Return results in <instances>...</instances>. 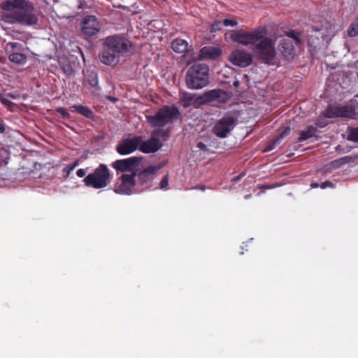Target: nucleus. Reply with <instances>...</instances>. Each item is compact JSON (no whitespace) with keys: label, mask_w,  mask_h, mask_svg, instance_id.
Here are the masks:
<instances>
[{"label":"nucleus","mask_w":358,"mask_h":358,"mask_svg":"<svg viewBox=\"0 0 358 358\" xmlns=\"http://www.w3.org/2000/svg\"><path fill=\"white\" fill-rule=\"evenodd\" d=\"M113 176L104 164H100L92 173L87 175L83 182L87 187L95 189H103L111 182Z\"/></svg>","instance_id":"obj_5"},{"label":"nucleus","mask_w":358,"mask_h":358,"mask_svg":"<svg viewBox=\"0 0 358 358\" xmlns=\"http://www.w3.org/2000/svg\"><path fill=\"white\" fill-rule=\"evenodd\" d=\"M266 31L264 30L263 37L255 44L253 50L262 62L268 65H275L276 64L275 41L266 37Z\"/></svg>","instance_id":"obj_6"},{"label":"nucleus","mask_w":358,"mask_h":358,"mask_svg":"<svg viewBox=\"0 0 358 358\" xmlns=\"http://www.w3.org/2000/svg\"><path fill=\"white\" fill-rule=\"evenodd\" d=\"M327 124L326 122H319V121H318V122H317L315 123V124L314 126H315V127H317V129L318 127H320V128H323V127H324Z\"/></svg>","instance_id":"obj_42"},{"label":"nucleus","mask_w":358,"mask_h":358,"mask_svg":"<svg viewBox=\"0 0 358 358\" xmlns=\"http://www.w3.org/2000/svg\"><path fill=\"white\" fill-rule=\"evenodd\" d=\"M71 110L73 113H77L90 120L95 119L94 112L87 106L83 105H73L71 107Z\"/></svg>","instance_id":"obj_22"},{"label":"nucleus","mask_w":358,"mask_h":358,"mask_svg":"<svg viewBox=\"0 0 358 358\" xmlns=\"http://www.w3.org/2000/svg\"><path fill=\"white\" fill-rule=\"evenodd\" d=\"M111 166L116 171L117 173L121 172H134V157L126 159H117L112 162Z\"/></svg>","instance_id":"obj_16"},{"label":"nucleus","mask_w":358,"mask_h":358,"mask_svg":"<svg viewBox=\"0 0 358 358\" xmlns=\"http://www.w3.org/2000/svg\"><path fill=\"white\" fill-rule=\"evenodd\" d=\"M195 189H201V191H205L206 187L205 186H199L198 187H195Z\"/></svg>","instance_id":"obj_47"},{"label":"nucleus","mask_w":358,"mask_h":358,"mask_svg":"<svg viewBox=\"0 0 358 358\" xmlns=\"http://www.w3.org/2000/svg\"><path fill=\"white\" fill-rule=\"evenodd\" d=\"M75 169L71 165V164H68L67 166H66L62 171L63 173L65 174V177L67 178L70 176L71 173Z\"/></svg>","instance_id":"obj_35"},{"label":"nucleus","mask_w":358,"mask_h":358,"mask_svg":"<svg viewBox=\"0 0 358 358\" xmlns=\"http://www.w3.org/2000/svg\"><path fill=\"white\" fill-rule=\"evenodd\" d=\"M317 132V127H315L314 125L308 126L306 130L300 131L298 142L301 143L315 136Z\"/></svg>","instance_id":"obj_25"},{"label":"nucleus","mask_w":358,"mask_h":358,"mask_svg":"<svg viewBox=\"0 0 358 358\" xmlns=\"http://www.w3.org/2000/svg\"><path fill=\"white\" fill-rule=\"evenodd\" d=\"M119 180L121 182L115 186V192L118 194H131L134 189V172L122 174Z\"/></svg>","instance_id":"obj_11"},{"label":"nucleus","mask_w":358,"mask_h":358,"mask_svg":"<svg viewBox=\"0 0 358 358\" xmlns=\"http://www.w3.org/2000/svg\"><path fill=\"white\" fill-rule=\"evenodd\" d=\"M197 147L201 150H203V151H207L208 150V148H207V146L206 144H204L202 142H199L197 144Z\"/></svg>","instance_id":"obj_41"},{"label":"nucleus","mask_w":358,"mask_h":358,"mask_svg":"<svg viewBox=\"0 0 358 358\" xmlns=\"http://www.w3.org/2000/svg\"><path fill=\"white\" fill-rule=\"evenodd\" d=\"M290 131L289 127H285L283 128V130L280 133L279 136L277 139L275 140L274 143H278L280 139L284 138L285 136H287L288 134Z\"/></svg>","instance_id":"obj_32"},{"label":"nucleus","mask_w":358,"mask_h":358,"mask_svg":"<svg viewBox=\"0 0 358 358\" xmlns=\"http://www.w3.org/2000/svg\"><path fill=\"white\" fill-rule=\"evenodd\" d=\"M221 55V49L215 46H205L200 50V57L204 59H216Z\"/></svg>","instance_id":"obj_18"},{"label":"nucleus","mask_w":358,"mask_h":358,"mask_svg":"<svg viewBox=\"0 0 358 358\" xmlns=\"http://www.w3.org/2000/svg\"><path fill=\"white\" fill-rule=\"evenodd\" d=\"M320 186V185H319L318 183H312L311 184V187L312 188H317Z\"/></svg>","instance_id":"obj_46"},{"label":"nucleus","mask_w":358,"mask_h":358,"mask_svg":"<svg viewBox=\"0 0 358 358\" xmlns=\"http://www.w3.org/2000/svg\"><path fill=\"white\" fill-rule=\"evenodd\" d=\"M287 36L289 38H292L294 41L296 45H299L301 43V39L299 38V33L296 32L294 30H291L287 33Z\"/></svg>","instance_id":"obj_28"},{"label":"nucleus","mask_w":358,"mask_h":358,"mask_svg":"<svg viewBox=\"0 0 358 358\" xmlns=\"http://www.w3.org/2000/svg\"><path fill=\"white\" fill-rule=\"evenodd\" d=\"M152 22V20H149V19H146L143 22H138L141 27L145 28V27H147L148 25L150 24V23Z\"/></svg>","instance_id":"obj_40"},{"label":"nucleus","mask_w":358,"mask_h":358,"mask_svg":"<svg viewBox=\"0 0 358 358\" xmlns=\"http://www.w3.org/2000/svg\"><path fill=\"white\" fill-rule=\"evenodd\" d=\"M170 131L169 129H159L155 131V135L166 140L169 136Z\"/></svg>","instance_id":"obj_29"},{"label":"nucleus","mask_w":358,"mask_h":358,"mask_svg":"<svg viewBox=\"0 0 358 358\" xmlns=\"http://www.w3.org/2000/svg\"><path fill=\"white\" fill-rule=\"evenodd\" d=\"M336 150H340V145H338V146H337V147H336Z\"/></svg>","instance_id":"obj_50"},{"label":"nucleus","mask_w":358,"mask_h":358,"mask_svg":"<svg viewBox=\"0 0 358 358\" xmlns=\"http://www.w3.org/2000/svg\"><path fill=\"white\" fill-rule=\"evenodd\" d=\"M85 77L88 84L92 87H96L98 85V74L94 71L87 70Z\"/></svg>","instance_id":"obj_26"},{"label":"nucleus","mask_w":358,"mask_h":358,"mask_svg":"<svg viewBox=\"0 0 358 358\" xmlns=\"http://www.w3.org/2000/svg\"><path fill=\"white\" fill-rule=\"evenodd\" d=\"M237 24L238 22L235 19H224L223 20V25L225 27H236Z\"/></svg>","instance_id":"obj_34"},{"label":"nucleus","mask_w":358,"mask_h":358,"mask_svg":"<svg viewBox=\"0 0 358 358\" xmlns=\"http://www.w3.org/2000/svg\"><path fill=\"white\" fill-rule=\"evenodd\" d=\"M277 187H278V185L274 184L272 185H262V186L259 187V188L264 190V189H269L275 188Z\"/></svg>","instance_id":"obj_39"},{"label":"nucleus","mask_w":358,"mask_h":358,"mask_svg":"<svg viewBox=\"0 0 358 358\" xmlns=\"http://www.w3.org/2000/svg\"><path fill=\"white\" fill-rule=\"evenodd\" d=\"M348 140L353 142H358V127L350 129L348 136Z\"/></svg>","instance_id":"obj_27"},{"label":"nucleus","mask_w":358,"mask_h":358,"mask_svg":"<svg viewBox=\"0 0 358 358\" xmlns=\"http://www.w3.org/2000/svg\"><path fill=\"white\" fill-rule=\"evenodd\" d=\"M185 83L191 90H199L207 86L209 83V66L200 63L191 66L187 71Z\"/></svg>","instance_id":"obj_3"},{"label":"nucleus","mask_w":358,"mask_h":358,"mask_svg":"<svg viewBox=\"0 0 358 358\" xmlns=\"http://www.w3.org/2000/svg\"><path fill=\"white\" fill-rule=\"evenodd\" d=\"M0 8L6 12L3 15L4 22L30 27L37 24L38 16L34 13L35 8L28 0H5Z\"/></svg>","instance_id":"obj_1"},{"label":"nucleus","mask_w":358,"mask_h":358,"mask_svg":"<svg viewBox=\"0 0 358 358\" xmlns=\"http://www.w3.org/2000/svg\"><path fill=\"white\" fill-rule=\"evenodd\" d=\"M76 175L79 178H83L86 175V171L84 169H80L77 171Z\"/></svg>","instance_id":"obj_38"},{"label":"nucleus","mask_w":358,"mask_h":358,"mask_svg":"<svg viewBox=\"0 0 358 358\" xmlns=\"http://www.w3.org/2000/svg\"><path fill=\"white\" fill-rule=\"evenodd\" d=\"M5 131H6V128H5L4 124H3L2 122H0V134L4 133Z\"/></svg>","instance_id":"obj_43"},{"label":"nucleus","mask_w":358,"mask_h":358,"mask_svg":"<svg viewBox=\"0 0 358 358\" xmlns=\"http://www.w3.org/2000/svg\"><path fill=\"white\" fill-rule=\"evenodd\" d=\"M180 115V110L176 105H165L161 107L155 115H146V120L152 127H163L173 123L179 118Z\"/></svg>","instance_id":"obj_4"},{"label":"nucleus","mask_w":358,"mask_h":358,"mask_svg":"<svg viewBox=\"0 0 358 358\" xmlns=\"http://www.w3.org/2000/svg\"><path fill=\"white\" fill-rule=\"evenodd\" d=\"M236 119L231 115H224L217 121L213 128V134L220 138H226L236 124Z\"/></svg>","instance_id":"obj_9"},{"label":"nucleus","mask_w":358,"mask_h":358,"mask_svg":"<svg viewBox=\"0 0 358 358\" xmlns=\"http://www.w3.org/2000/svg\"><path fill=\"white\" fill-rule=\"evenodd\" d=\"M320 188L325 189L327 187H334V185L330 181H325L320 185Z\"/></svg>","instance_id":"obj_37"},{"label":"nucleus","mask_w":358,"mask_h":358,"mask_svg":"<svg viewBox=\"0 0 358 358\" xmlns=\"http://www.w3.org/2000/svg\"><path fill=\"white\" fill-rule=\"evenodd\" d=\"M233 85H234V87H236V88L238 87H239V85H240V82H239V80H236L234 82Z\"/></svg>","instance_id":"obj_45"},{"label":"nucleus","mask_w":358,"mask_h":358,"mask_svg":"<svg viewBox=\"0 0 358 358\" xmlns=\"http://www.w3.org/2000/svg\"><path fill=\"white\" fill-rule=\"evenodd\" d=\"M280 51L282 52L283 56L287 59H289L293 57L294 52V47L292 41L289 38L282 39L280 42Z\"/></svg>","instance_id":"obj_19"},{"label":"nucleus","mask_w":358,"mask_h":358,"mask_svg":"<svg viewBox=\"0 0 358 358\" xmlns=\"http://www.w3.org/2000/svg\"><path fill=\"white\" fill-rule=\"evenodd\" d=\"M240 178H241V176H238L234 178L232 180L233 181H238L240 179Z\"/></svg>","instance_id":"obj_48"},{"label":"nucleus","mask_w":358,"mask_h":358,"mask_svg":"<svg viewBox=\"0 0 358 358\" xmlns=\"http://www.w3.org/2000/svg\"><path fill=\"white\" fill-rule=\"evenodd\" d=\"M9 62L18 66H24L27 62L26 48L19 42H8L5 47Z\"/></svg>","instance_id":"obj_8"},{"label":"nucleus","mask_w":358,"mask_h":358,"mask_svg":"<svg viewBox=\"0 0 358 358\" xmlns=\"http://www.w3.org/2000/svg\"><path fill=\"white\" fill-rule=\"evenodd\" d=\"M229 94L221 89H214L206 92L201 99H203V103L212 102L213 101H218L220 102L225 103L229 99Z\"/></svg>","instance_id":"obj_14"},{"label":"nucleus","mask_w":358,"mask_h":358,"mask_svg":"<svg viewBox=\"0 0 358 358\" xmlns=\"http://www.w3.org/2000/svg\"><path fill=\"white\" fill-rule=\"evenodd\" d=\"M140 159H140L139 157H136V158H135V160H136V165L139 162Z\"/></svg>","instance_id":"obj_49"},{"label":"nucleus","mask_w":358,"mask_h":358,"mask_svg":"<svg viewBox=\"0 0 358 358\" xmlns=\"http://www.w3.org/2000/svg\"><path fill=\"white\" fill-rule=\"evenodd\" d=\"M80 160L76 159L73 163L70 164L74 169L79 165Z\"/></svg>","instance_id":"obj_44"},{"label":"nucleus","mask_w":358,"mask_h":358,"mask_svg":"<svg viewBox=\"0 0 358 358\" xmlns=\"http://www.w3.org/2000/svg\"><path fill=\"white\" fill-rule=\"evenodd\" d=\"M82 32L86 36H94L100 30V24L94 15L84 17L81 27Z\"/></svg>","instance_id":"obj_13"},{"label":"nucleus","mask_w":358,"mask_h":358,"mask_svg":"<svg viewBox=\"0 0 358 358\" xmlns=\"http://www.w3.org/2000/svg\"><path fill=\"white\" fill-rule=\"evenodd\" d=\"M230 62L241 67H246L251 64L252 57L250 53L243 50H236L229 56Z\"/></svg>","instance_id":"obj_12"},{"label":"nucleus","mask_w":358,"mask_h":358,"mask_svg":"<svg viewBox=\"0 0 358 358\" xmlns=\"http://www.w3.org/2000/svg\"><path fill=\"white\" fill-rule=\"evenodd\" d=\"M55 110L57 113L60 114L64 118L69 119L71 117V115L68 112V110L62 107H58L56 108Z\"/></svg>","instance_id":"obj_30"},{"label":"nucleus","mask_w":358,"mask_h":358,"mask_svg":"<svg viewBox=\"0 0 358 358\" xmlns=\"http://www.w3.org/2000/svg\"><path fill=\"white\" fill-rule=\"evenodd\" d=\"M357 159H358V155L354 156L348 155L332 161L331 165L334 168L337 169L346 164L354 162Z\"/></svg>","instance_id":"obj_24"},{"label":"nucleus","mask_w":358,"mask_h":358,"mask_svg":"<svg viewBox=\"0 0 358 358\" xmlns=\"http://www.w3.org/2000/svg\"><path fill=\"white\" fill-rule=\"evenodd\" d=\"M262 29H255L250 31L243 30L233 31L230 38L232 41L241 44L245 46L252 45L255 44L263 37Z\"/></svg>","instance_id":"obj_7"},{"label":"nucleus","mask_w":358,"mask_h":358,"mask_svg":"<svg viewBox=\"0 0 358 358\" xmlns=\"http://www.w3.org/2000/svg\"><path fill=\"white\" fill-rule=\"evenodd\" d=\"M116 151L122 155H126L134 152V137L130 138H124L116 146Z\"/></svg>","instance_id":"obj_17"},{"label":"nucleus","mask_w":358,"mask_h":358,"mask_svg":"<svg viewBox=\"0 0 358 358\" xmlns=\"http://www.w3.org/2000/svg\"><path fill=\"white\" fill-rule=\"evenodd\" d=\"M157 171V169L153 166H150L139 173H137V170L136 169V176H138V180L143 185L152 180Z\"/></svg>","instance_id":"obj_20"},{"label":"nucleus","mask_w":358,"mask_h":358,"mask_svg":"<svg viewBox=\"0 0 358 358\" xmlns=\"http://www.w3.org/2000/svg\"><path fill=\"white\" fill-rule=\"evenodd\" d=\"M188 43L182 38H175L171 43L172 50L177 53H184L187 51Z\"/></svg>","instance_id":"obj_23"},{"label":"nucleus","mask_w":358,"mask_h":358,"mask_svg":"<svg viewBox=\"0 0 358 358\" xmlns=\"http://www.w3.org/2000/svg\"><path fill=\"white\" fill-rule=\"evenodd\" d=\"M353 113V110L348 106H329L324 114L326 117H349Z\"/></svg>","instance_id":"obj_15"},{"label":"nucleus","mask_w":358,"mask_h":358,"mask_svg":"<svg viewBox=\"0 0 358 358\" xmlns=\"http://www.w3.org/2000/svg\"><path fill=\"white\" fill-rule=\"evenodd\" d=\"M62 69L65 74L70 76L73 73V70L69 64H64L62 65Z\"/></svg>","instance_id":"obj_33"},{"label":"nucleus","mask_w":358,"mask_h":358,"mask_svg":"<svg viewBox=\"0 0 358 358\" xmlns=\"http://www.w3.org/2000/svg\"><path fill=\"white\" fill-rule=\"evenodd\" d=\"M168 185H169V178H168V175H166L165 176L163 177V178L162 179V180L160 182V187L162 189H166Z\"/></svg>","instance_id":"obj_36"},{"label":"nucleus","mask_w":358,"mask_h":358,"mask_svg":"<svg viewBox=\"0 0 358 358\" xmlns=\"http://www.w3.org/2000/svg\"><path fill=\"white\" fill-rule=\"evenodd\" d=\"M162 147V143L155 137H151L146 141H142L141 137H136V150L143 153H154Z\"/></svg>","instance_id":"obj_10"},{"label":"nucleus","mask_w":358,"mask_h":358,"mask_svg":"<svg viewBox=\"0 0 358 358\" xmlns=\"http://www.w3.org/2000/svg\"><path fill=\"white\" fill-rule=\"evenodd\" d=\"M222 25H223V21H220V20L215 21L211 25L210 31L215 32L218 30H220L222 29Z\"/></svg>","instance_id":"obj_31"},{"label":"nucleus","mask_w":358,"mask_h":358,"mask_svg":"<svg viewBox=\"0 0 358 358\" xmlns=\"http://www.w3.org/2000/svg\"><path fill=\"white\" fill-rule=\"evenodd\" d=\"M201 96L196 97V94L185 92L181 96V101L184 108H188L195 103H203Z\"/></svg>","instance_id":"obj_21"},{"label":"nucleus","mask_w":358,"mask_h":358,"mask_svg":"<svg viewBox=\"0 0 358 358\" xmlns=\"http://www.w3.org/2000/svg\"><path fill=\"white\" fill-rule=\"evenodd\" d=\"M132 43L120 35L108 36L103 43V49L99 53L100 61L109 66H115L120 62V55L129 52Z\"/></svg>","instance_id":"obj_2"}]
</instances>
